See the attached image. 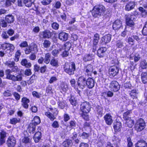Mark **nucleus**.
<instances>
[{
  "label": "nucleus",
  "instance_id": "f257e3e1",
  "mask_svg": "<svg viewBox=\"0 0 147 147\" xmlns=\"http://www.w3.org/2000/svg\"><path fill=\"white\" fill-rule=\"evenodd\" d=\"M0 48L5 51V53L3 51H0V56L1 57H3L6 53H8L7 56L9 57L11 56L12 54L11 53L13 52L15 49V47L13 44L8 43L1 44Z\"/></svg>",
  "mask_w": 147,
  "mask_h": 147
},
{
  "label": "nucleus",
  "instance_id": "f03ea898",
  "mask_svg": "<svg viewBox=\"0 0 147 147\" xmlns=\"http://www.w3.org/2000/svg\"><path fill=\"white\" fill-rule=\"evenodd\" d=\"M80 106L82 112L81 116L84 119L87 120L88 118L87 113L90 111L91 108V105L89 102L85 101L82 103Z\"/></svg>",
  "mask_w": 147,
  "mask_h": 147
},
{
  "label": "nucleus",
  "instance_id": "7ed1b4c3",
  "mask_svg": "<svg viewBox=\"0 0 147 147\" xmlns=\"http://www.w3.org/2000/svg\"><path fill=\"white\" fill-rule=\"evenodd\" d=\"M106 10L105 6L102 5L94 6L92 11V14L95 18H99L103 15Z\"/></svg>",
  "mask_w": 147,
  "mask_h": 147
},
{
  "label": "nucleus",
  "instance_id": "20e7f679",
  "mask_svg": "<svg viewBox=\"0 0 147 147\" xmlns=\"http://www.w3.org/2000/svg\"><path fill=\"white\" fill-rule=\"evenodd\" d=\"M63 69L65 72L69 75H74L76 70L75 64L74 62L65 63L63 65Z\"/></svg>",
  "mask_w": 147,
  "mask_h": 147
},
{
  "label": "nucleus",
  "instance_id": "39448f33",
  "mask_svg": "<svg viewBox=\"0 0 147 147\" xmlns=\"http://www.w3.org/2000/svg\"><path fill=\"white\" fill-rule=\"evenodd\" d=\"M138 14L137 12L135 11L131 12L130 15H126L125 19L126 25L130 27H133L134 25V20Z\"/></svg>",
  "mask_w": 147,
  "mask_h": 147
},
{
  "label": "nucleus",
  "instance_id": "423d86ee",
  "mask_svg": "<svg viewBox=\"0 0 147 147\" xmlns=\"http://www.w3.org/2000/svg\"><path fill=\"white\" fill-rule=\"evenodd\" d=\"M86 78L84 76H81L78 79L77 81V84L79 88L83 89L86 87Z\"/></svg>",
  "mask_w": 147,
  "mask_h": 147
},
{
  "label": "nucleus",
  "instance_id": "0eeeda50",
  "mask_svg": "<svg viewBox=\"0 0 147 147\" xmlns=\"http://www.w3.org/2000/svg\"><path fill=\"white\" fill-rule=\"evenodd\" d=\"M145 123L144 120L142 118H140L138 120L135 125V128L138 131H140L145 128Z\"/></svg>",
  "mask_w": 147,
  "mask_h": 147
},
{
  "label": "nucleus",
  "instance_id": "6e6552de",
  "mask_svg": "<svg viewBox=\"0 0 147 147\" xmlns=\"http://www.w3.org/2000/svg\"><path fill=\"white\" fill-rule=\"evenodd\" d=\"M99 38V35L98 34L96 33L94 35L92 41L93 52H95L96 49Z\"/></svg>",
  "mask_w": 147,
  "mask_h": 147
},
{
  "label": "nucleus",
  "instance_id": "1a4fd4ad",
  "mask_svg": "<svg viewBox=\"0 0 147 147\" xmlns=\"http://www.w3.org/2000/svg\"><path fill=\"white\" fill-rule=\"evenodd\" d=\"M39 34L40 36L41 37L44 38H49L53 36V33L48 30H46L40 32Z\"/></svg>",
  "mask_w": 147,
  "mask_h": 147
},
{
  "label": "nucleus",
  "instance_id": "9d476101",
  "mask_svg": "<svg viewBox=\"0 0 147 147\" xmlns=\"http://www.w3.org/2000/svg\"><path fill=\"white\" fill-rule=\"evenodd\" d=\"M109 88L112 91L117 92L119 90L120 86L117 82L114 81H112L110 83Z\"/></svg>",
  "mask_w": 147,
  "mask_h": 147
},
{
  "label": "nucleus",
  "instance_id": "9b49d317",
  "mask_svg": "<svg viewBox=\"0 0 147 147\" xmlns=\"http://www.w3.org/2000/svg\"><path fill=\"white\" fill-rule=\"evenodd\" d=\"M137 5V2L135 1H130L127 3L125 6V9L127 11H129L134 9Z\"/></svg>",
  "mask_w": 147,
  "mask_h": 147
},
{
  "label": "nucleus",
  "instance_id": "f8f14e48",
  "mask_svg": "<svg viewBox=\"0 0 147 147\" xmlns=\"http://www.w3.org/2000/svg\"><path fill=\"white\" fill-rule=\"evenodd\" d=\"M93 71V66L91 64H88L84 67V71L85 74L88 76H91Z\"/></svg>",
  "mask_w": 147,
  "mask_h": 147
},
{
  "label": "nucleus",
  "instance_id": "ddd939ff",
  "mask_svg": "<svg viewBox=\"0 0 147 147\" xmlns=\"http://www.w3.org/2000/svg\"><path fill=\"white\" fill-rule=\"evenodd\" d=\"M7 144L8 147H14L16 144L15 138L13 136L9 137L7 141Z\"/></svg>",
  "mask_w": 147,
  "mask_h": 147
},
{
  "label": "nucleus",
  "instance_id": "4468645a",
  "mask_svg": "<svg viewBox=\"0 0 147 147\" xmlns=\"http://www.w3.org/2000/svg\"><path fill=\"white\" fill-rule=\"evenodd\" d=\"M119 71V68L117 66H112L109 69V74L113 76L117 75Z\"/></svg>",
  "mask_w": 147,
  "mask_h": 147
},
{
  "label": "nucleus",
  "instance_id": "2eb2a0df",
  "mask_svg": "<svg viewBox=\"0 0 147 147\" xmlns=\"http://www.w3.org/2000/svg\"><path fill=\"white\" fill-rule=\"evenodd\" d=\"M94 81L92 78L89 77L86 79V87L89 89H91L94 86Z\"/></svg>",
  "mask_w": 147,
  "mask_h": 147
},
{
  "label": "nucleus",
  "instance_id": "dca6fc26",
  "mask_svg": "<svg viewBox=\"0 0 147 147\" xmlns=\"http://www.w3.org/2000/svg\"><path fill=\"white\" fill-rule=\"evenodd\" d=\"M104 120L108 125H111L113 122L112 116L109 114H107L104 117Z\"/></svg>",
  "mask_w": 147,
  "mask_h": 147
},
{
  "label": "nucleus",
  "instance_id": "f3484780",
  "mask_svg": "<svg viewBox=\"0 0 147 147\" xmlns=\"http://www.w3.org/2000/svg\"><path fill=\"white\" fill-rule=\"evenodd\" d=\"M121 26V22L119 20H116L113 24V28L115 30H119Z\"/></svg>",
  "mask_w": 147,
  "mask_h": 147
},
{
  "label": "nucleus",
  "instance_id": "a211bd4d",
  "mask_svg": "<svg viewBox=\"0 0 147 147\" xmlns=\"http://www.w3.org/2000/svg\"><path fill=\"white\" fill-rule=\"evenodd\" d=\"M106 50L107 49L105 47H102L99 48L97 51V55L100 58L103 57Z\"/></svg>",
  "mask_w": 147,
  "mask_h": 147
},
{
  "label": "nucleus",
  "instance_id": "6ab92c4d",
  "mask_svg": "<svg viewBox=\"0 0 147 147\" xmlns=\"http://www.w3.org/2000/svg\"><path fill=\"white\" fill-rule=\"evenodd\" d=\"M21 105L24 108L27 109L29 106L28 103L30 102L29 100L26 97H23L22 99Z\"/></svg>",
  "mask_w": 147,
  "mask_h": 147
},
{
  "label": "nucleus",
  "instance_id": "aec40b11",
  "mask_svg": "<svg viewBox=\"0 0 147 147\" xmlns=\"http://www.w3.org/2000/svg\"><path fill=\"white\" fill-rule=\"evenodd\" d=\"M68 34L65 32H60L58 35L59 39L62 41H66L68 38Z\"/></svg>",
  "mask_w": 147,
  "mask_h": 147
},
{
  "label": "nucleus",
  "instance_id": "412c9836",
  "mask_svg": "<svg viewBox=\"0 0 147 147\" xmlns=\"http://www.w3.org/2000/svg\"><path fill=\"white\" fill-rule=\"evenodd\" d=\"M22 75L20 74H18L16 76L13 75L10 80L14 82L20 81L22 80Z\"/></svg>",
  "mask_w": 147,
  "mask_h": 147
},
{
  "label": "nucleus",
  "instance_id": "4be33fe9",
  "mask_svg": "<svg viewBox=\"0 0 147 147\" xmlns=\"http://www.w3.org/2000/svg\"><path fill=\"white\" fill-rule=\"evenodd\" d=\"M111 36L109 34H108L105 35L102 38L101 40L103 43L106 44L109 42L111 39Z\"/></svg>",
  "mask_w": 147,
  "mask_h": 147
},
{
  "label": "nucleus",
  "instance_id": "5701e85b",
  "mask_svg": "<svg viewBox=\"0 0 147 147\" xmlns=\"http://www.w3.org/2000/svg\"><path fill=\"white\" fill-rule=\"evenodd\" d=\"M129 94L130 96L133 99L136 98L139 94V92L138 90L133 89L131 90L130 91H129Z\"/></svg>",
  "mask_w": 147,
  "mask_h": 147
},
{
  "label": "nucleus",
  "instance_id": "b1692460",
  "mask_svg": "<svg viewBox=\"0 0 147 147\" xmlns=\"http://www.w3.org/2000/svg\"><path fill=\"white\" fill-rule=\"evenodd\" d=\"M122 127L121 123L120 122H117L114 123L113 128L115 132L121 131Z\"/></svg>",
  "mask_w": 147,
  "mask_h": 147
},
{
  "label": "nucleus",
  "instance_id": "393cba45",
  "mask_svg": "<svg viewBox=\"0 0 147 147\" xmlns=\"http://www.w3.org/2000/svg\"><path fill=\"white\" fill-rule=\"evenodd\" d=\"M36 125L33 123H31L28 127V130L30 133L33 134L35 132L36 127Z\"/></svg>",
  "mask_w": 147,
  "mask_h": 147
},
{
  "label": "nucleus",
  "instance_id": "a878e982",
  "mask_svg": "<svg viewBox=\"0 0 147 147\" xmlns=\"http://www.w3.org/2000/svg\"><path fill=\"white\" fill-rule=\"evenodd\" d=\"M42 137L41 133L38 131L34 134V139L35 142H38L41 139Z\"/></svg>",
  "mask_w": 147,
  "mask_h": 147
},
{
  "label": "nucleus",
  "instance_id": "bb28decb",
  "mask_svg": "<svg viewBox=\"0 0 147 147\" xmlns=\"http://www.w3.org/2000/svg\"><path fill=\"white\" fill-rule=\"evenodd\" d=\"M5 20L8 23H11L14 20V18L12 15H9L5 16Z\"/></svg>",
  "mask_w": 147,
  "mask_h": 147
},
{
  "label": "nucleus",
  "instance_id": "cd10ccee",
  "mask_svg": "<svg viewBox=\"0 0 147 147\" xmlns=\"http://www.w3.org/2000/svg\"><path fill=\"white\" fill-rule=\"evenodd\" d=\"M135 147H147V143L144 140L138 141L136 144Z\"/></svg>",
  "mask_w": 147,
  "mask_h": 147
},
{
  "label": "nucleus",
  "instance_id": "c85d7f7f",
  "mask_svg": "<svg viewBox=\"0 0 147 147\" xmlns=\"http://www.w3.org/2000/svg\"><path fill=\"white\" fill-rule=\"evenodd\" d=\"M50 63L52 66L55 67H57L59 66V63L57 59H52L50 61Z\"/></svg>",
  "mask_w": 147,
  "mask_h": 147
},
{
  "label": "nucleus",
  "instance_id": "c756f323",
  "mask_svg": "<svg viewBox=\"0 0 147 147\" xmlns=\"http://www.w3.org/2000/svg\"><path fill=\"white\" fill-rule=\"evenodd\" d=\"M93 56L90 54H86L83 58V60L84 62L90 61L93 59Z\"/></svg>",
  "mask_w": 147,
  "mask_h": 147
},
{
  "label": "nucleus",
  "instance_id": "7c9ffc66",
  "mask_svg": "<svg viewBox=\"0 0 147 147\" xmlns=\"http://www.w3.org/2000/svg\"><path fill=\"white\" fill-rule=\"evenodd\" d=\"M141 79L142 82L144 84L147 83V73L146 72H143L141 75Z\"/></svg>",
  "mask_w": 147,
  "mask_h": 147
},
{
  "label": "nucleus",
  "instance_id": "2f4dec72",
  "mask_svg": "<svg viewBox=\"0 0 147 147\" xmlns=\"http://www.w3.org/2000/svg\"><path fill=\"white\" fill-rule=\"evenodd\" d=\"M21 64L26 67L29 68L31 67V64L30 62H28L26 59H23L21 62Z\"/></svg>",
  "mask_w": 147,
  "mask_h": 147
},
{
  "label": "nucleus",
  "instance_id": "473e14b6",
  "mask_svg": "<svg viewBox=\"0 0 147 147\" xmlns=\"http://www.w3.org/2000/svg\"><path fill=\"white\" fill-rule=\"evenodd\" d=\"M53 94V90L52 87L49 86L46 88V96L52 95Z\"/></svg>",
  "mask_w": 147,
  "mask_h": 147
},
{
  "label": "nucleus",
  "instance_id": "72a5a7b5",
  "mask_svg": "<svg viewBox=\"0 0 147 147\" xmlns=\"http://www.w3.org/2000/svg\"><path fill=\"white\" fill-rule=\"evenodd\" d=\"M69 101L71 104L73 106H76L77 105V100L73 96H71Z\"/></svg>",
  "mask_w": 147,
  "mask_h": 147
},
{
  "label": "nucleus",
  "instance_id": "f704fd0d",
  "mask_svg": "<svg viewBox=\"0 0 147 147\" xmlns=\"http://www.w3.org/2000/svg\"><path fill=\"white\" fill-rule=\"evenodd\" d=\"M95 111L99 115H100L101 116H102V115L103 112V109L102 107L99 105H97L95 107Z\"/></svg>",
  "mask_w": 147,
  "mask_h": 147
},
{
  "label": "nucleus",
  "instance_id": "c9c22d12",
  "mask_svg": "<svg viewBox=\"0 0 147 147\" xmlns=\"http://www.w3.org/2000/svg\"><path fill=\"white\" fill-rule=\"evenodd\" d=\"M45 115L49 118L51 121H53L55 117L54 115L49 112H47L45 113Z\"/></svg>",
  "mask_w": 147,
  "mask_h": 147
},
{
  "label": "nucleus",
  "instance_id": "e433bc0d",
  "mask_svg": "<svg viewBox=\"0 0 147 147\" xmlns=\"http://www.w3.org/2000/svg\"><path fill=\"white\" fill-rule=\"evenodd\" d=\"M51 58V54L49 53H47L45 55L44 61L45 63L48 64L49 63Z\"/></svg>",
  "mask_w": 147,
  "mask_h": 147
},
{
  "label": "nucleus",
  "instance_id": "4c0bfd02",
  "mask_svg": "<svg viewBox=\"0 0 147 147\" xmlns=\"http://www.w3.org/2000/svg\"><path fill=\"white\" fill-rule=\"evenodd\" d=\"M40 119L39 117L37 116H35L32 123H33L35 125H37L40 123Z\"/></svg>",
  "mask_w": 147,
  "mask_h": 147
},
{
  "label": "nucleus",
  "instance_id": "58836bf2",
  "mask_svg": "<svg viewBox=\"0 0 147 147\" xmlns=\"http://www.w3.org/2000/svg\"><path fill=\"white\" fill-rule=\"evenodd\" d=\"M126 124L129 127H131L134 124V121L131 118L126 120Z\"/></svg>",
  "mask_w": 147,
  "mask_h": 147
},
{
  "label": "nucleus",
  "instance_id": "ea45409f",
  "mask_svg": "<svg viewBox=\"0 0 147 147\" xmlns=\"http://www.w3.org/2000/svg\"><path fill=\"white\" fill-rule=\"evenodd\" d=\"M58 103L59 108L61 109H63L66 105V103L65 101H59Z\"/></svg>",
  "mask_w": 147,
  "mask_h": 147
},
{
  "label": "nucleus",
  "instance_id": "a19ab883",
  "mask_svg": "<svg viewBox=\"0 0 147 147\" xmlns=\"http://www.w3.org/2000/svg\"><path fill=\"white\" fill-rule=\"evenodd\" d=\"M72 141L70 140H67L64 141L63 143V146L64 147H69L71 145Z\"/></svg>",
  "mask_w": 147,
  "mask_h": 147
},
{
  "label": "nucleus",
  "instance_id": "79ce46f5",
  "mask_svg": "<svg viewBox=\"0 0 147 147\" xmlns=\"http://www.w3.org/2000/svg\"><path fill=\"white\" fill-rule=\"evenodd\" d=\"M116 46L118 48H122L124 47V43L121 40H118L117 41Z\"/></svg>",
  "mask_w": 147,
  "mask_h": 147
},
{
  "label": "nucleus",
  "instance_id": "37998d69",
  "mask_svg": "<svg viewBox=\"0 0 147 147\" xmlns=\"http://www.w3.org/2000/svg\"><path fill=\"white\" fill-rule=\"evenodd\" d=\"M131 111H128L125 113L123 115V118L124 119L126 120L127 119H130V117H129L130 114L131 113Z\"/></svg>",
  "mask_w": 147,
  "mask_h": 147
},
{
  "label": "nucleus",
  "instance_id": "c03bdc74",
  "mask_svg": "<svg viewBox=\"0 0 147 147\" xmlns=\"http://www.w3.org/2000/svg\"><path fill=\"white\" fill-rule=\"evenodd\" d=\"M21 55V52L20 50H18L16 53L14 59V61L16 62H18L19 59Z\"/></svg>",
  "mask_w": 147,
  "mask_h": 147
},
{
  "label": "nucleus",
  "instance_id": "a18cd8bd",
  "mask_svg": "<svg viewBox=\"0 0 147 147\" xmlns=\"http://www.w3.org/2000/svg\"><path fill=\"white\" fill-rule=\"evenodd\" d=\"M142 32L143 35H147V21L145 22V25L143 27Z\"/></svg>",
  "mask_w": 147,
  "mask_h": 147
},
{
  "label": "nucleus",
  "instance_id": "49530a36",
  "mask_svg": "<svg viewBox=\"0 0 147 147\" xmlns=\"http://www.w3.org/2000/svg\"><path fill=\"white\" fill-rule=\"evenodd\" d=\"M139 10L141 12L142 17H145L147 14V11L142 7L139 8Z\"/></svg>",
  "mask_w": 147,
  "mask_h": 147
},
{
  "label": "nucleus",
  "instance_id": "de8ad7c7",
  "mask_svg": "<svg viewBox=\"0 0 147 147\" xmlns=\"http://www.w3.org/2000/svg\"><path fill=\"white\" fill-rule=\"evenodd\" d=\"M51 42L48 40H45L43 43L44 47L45 48H49L51 45Z\"/></svg>",
  "mask_w": 147,
  "mask_h": 147
},
{
  "label": "nucleus",
  "instance_id": "09e8293b",
  "mask_svg": "<svg viewBox=\"0 0 147 147\" xmlns=\"http://www.w3.org/2000/svg\"><path fill=\"white\" fill-rule=\"evenodd\" d=\"M6 65L9 67H12L15 65V63L14 61H8L5 63Z\"/></svg>",
  "mask_w": 147,
  "mask_h": 147
},
{
  "label": "nucleus",
  "instance_id": "8fccbe9b",
  "mask_svg": "<svg viewBox=\"0 0 147 147\" xmlns=\"http://www.w3.org/2000/svg\"><path fill=\"white\" fill-rule=\"evenodd\" d=\"M24 3L25 5L28 7L31 6L32 4H33V2L32 1V0H24Z\"/></svg>",
  "mask_w": 147,
  "mask_h": 147
},
{
  "label": "nucleus",
  "instance_id": "3c124183",
  "mask_svg": "<svg viewBox=\"0 0 147 147\" xmlns=\"http://www.w3.org/2000/svg\"><path fill=\"white\" fill-rule=\"evenodd\" d=\"M79 136L81 137L83 139H87L89 137V134L88 133L83 132L82 134H79Z\"/></svg>",
  "mask_w": 147,
  "mask_h": 147
},
{
  "label": "nucleus",
  "instance_id": "603ef678",
  "mask_svg": "<svg viewBox=\"0 0 147 147\" xmlns=\"http://www.w3.org/2000/svg\"><path fill=\"white\" fill-rule=\"evenodd\" d=\"M11 71V70L9 69H8L5 71V73L6 75V78L7 79L9 80L10 79L12 76L13 75L10 74Z\"/></svg>",
  "mask_w": 147,
  "mask_h": 147
},
{
  "label": "nucleus",
  "instance_id": "864d4df0",
  "mask_svg": "<svg viewBox=\"0 0 147 147\" xmlns=\"http://www.w3.org/2000/svg\"><path fill=\"white\" fill-rule=\"evenodd\" d=\"M140 67L142 69H146L147 67V62L146 61H143L140 63Z\"/></svg>",
  "mask_w": 147,
  "mask_h": 147
},
{
  "label": "nucleus",
  "instance_id": "5fc2aeb1",
  "mask_svg": "<svg viewBox=\"0 0 147 147\" xmlns=\"http://www.w3.org/2000/svg\"><path fill=\"white\" fill-rule=\"evenodd\" d=\"M112 140L114 144H117L121 140L118 136H115L112 138Z\"/></svg>",
  "mask_w": 147,
  "mask_h": 147
},
{
  "label": "nucleus",
  "instance_id": "6e6d98bb",
  "mask_svg": "<svg viewBox=\"0 0 147 147\" xmlns=\"http://www.w3.org/2000/svg\"><path fill=\"white\" fill-rule=\"evenodd\" d=\"M61 87L62 90L65 92H66L68 89V86L67 84H61Z\"/></svg>",
  "mask_w": 147,
  "mask_h": 147
},
{
  "label": "nucleus",
  "instance_id": "4d7b16f0",
  "mask_svg": "<svg viewBox=\"0 0 147 147\" xmlns=\"http://www.w3.org/2000/svg\"><path fill=\"white\" fill-rule=\"evenodd\" d=\"M71 46V43L69 42H68L64 45V49L67 50H69Z\"/></svg>",
  "mask_w": 147,
  "mask_h": 147
},
{
  "label": "nucleus",
  "instance_id": "13d9d810",
  "mask_svg": "<svg viewBox=\"0 0 147 147\" xmlns=\"http://www.w3.org/2000/svg\"><path fill=\"white\" fill-rule=\"evenodd\" d=\"M83 127L85 130H87V129H90V124L89 123L85 122L83 124Z\"/></svg>",
  "mask_w": 147,
  "mask_h": 147
},
{
  "label": "nucleus",
  "instance_id": "bf43d9fd",
  "mask_svg": "<svg viewBox=\"0 0 147 147\" xmlns=\"http://www.w3.org/2000/svg\"><path fill=\"white\" fill-rule=\"evenodd\" d=\"M52 28L55 30H57L59 27V24L56 22H53L51 24Z\"/></svg>",
  "mask_w": 147,
  "mask_h": 147
},
{
  "label": "nucleus",
  "instance_id": "052dcab7",
  "mask_svg": "<svg viewBox=\"0 0 147 147\" xmlns=\"http://www.w3.org/2000/svg\"><path fill=\"white\" fill-rule=\"evenodd\" d=\"M4 96L6 97L10 96H11V94L10 90H7L4 92L3 93Z\"/></svg>",
  "mask_w": 147,
  "mask_h": 147
},
{
  "label": "nucleus",
  "instance_id": "680f3d73",
  "mask_svg": "<svg viewBox=\"0 0 147 147\" xmlns=\"http://www.w3.org/2000/svg\"><path fill=\"white\" fill-rule=\"evenodd\" d=\"M127 147H132L133 143L131 140V138L130 137L127 138Z\"/></svg>",
  "mask_w": 147,
  "mask_h": 147
},
{
  "label": "nucleus",
  "instance_id": "e2e57ef3",
  "mask_svg": "<svg viewBox=\"0 0 147 147\" xmlns=\"http://www.w3.org/2000/svg\"><path fill=\"white\" fill-rule=\"evenodd\" d=\"M31 140L28 137H25L23 138L22 141L23 143L27 144L30 142Z\"/></svg>",
  "mask_w": 147,
  "mask_h": 147
},
{
  "label": "nucleus",
  "instance_id": "0e129e2a",
  "mask_svg": "<svg viewBox=\"0 0 147 147\" xmlns=\"http://www.w3.org/2000/svg\"><path fill=\"white\" fill-rule=\"evenodd\" d=\"M69 51L65 49L64 51H63L61 54L62 56L63 57H66L68 56L69 54Z\"/></svg>",
  "mask_w": 147,
  "mask_h": 147
},
{
  "label": "nucleus",
  "instance_id": "69168bd1",
  "mask_svg": "<svg viewBox=\"0 0 147 147\" xmlns=\"http://www.w3.org/2000/svg\"><path fill=\"white\" fill-rule=\"evenodd\" d=\"M0 24L1 26L3 27H5L7 26V24L5 20L3 19H1L0 20Z\"/></svg>",
  "mask_w": 147,
  "mask_h": 147
},
{
  "label": "nucleus",
  "instance_id": "338daca9",
  "mask_svg": "<svg viewBox=\"0 0 147 147\" xmlns=\"http://www.w3.org/2000/svg\"><path fill=\"white\" fill-rule=\"evenodd\" d=\"M6 136V132L3 130H2L0 133V138H5Z\"/></svg>",
  "mask_w": 147,
  "mask_h": 147
},
{
  "label": "nucleus",
  "instance_id": "774afa93",
  "mask_svg": "<svg viewBox=\"0 0 147 147\" xmlns=\"http://www.w3.org/2000/svg\"><path fill=\"white\" fill-rule=\"evenodd\" d=\"M13 95L16 100L18 101L20 99V96L18 93L16 92H15L14 93Z\"/></svg>",
  "mask_w": 147,
  "mask_h": 147
}]
</instances>
